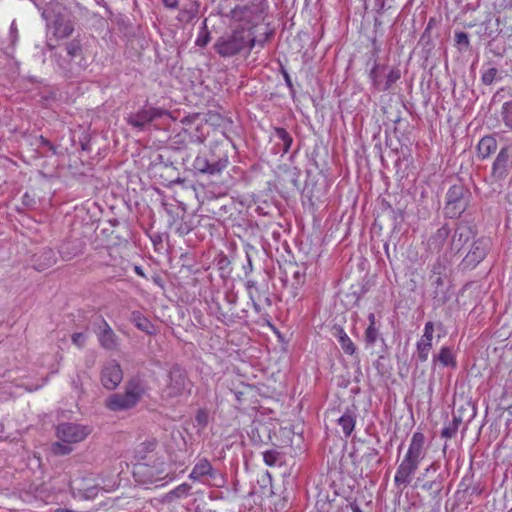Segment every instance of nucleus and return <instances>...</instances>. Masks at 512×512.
Instances as JSON below:
<instances>
[{"mask_svg":"<svg viewBox=\"0 0 512 512\" xmlns=\"http://www.w3.org/2000/svg\"><path fill=\"white\" fill-rule=\"evenodd\" d=\"M132 473L135 481L146 488L163 486L176 478L175 470L158 454L141 456V461L134 464Z\"/></svg>","mask_w":512,"mask_h":512,"instance_id":"f257e3e1","label":"nucleus"},{"mask_svg":"<svg viewBox=\"0 0 512 512\" xmlns=\"http://www.w3.org/2000/svg\"><path fill=\"white\" fill-rule=\"evenodd\" d=\"M425 436L421 432H415L412 435L408 450L399 464L394 483L398 488H406L412 481L420 462L425 457Z\"/></svg>","mask_w":512,"mask_h":512,"instance_id":"f03ea898","label":"nucleus"},{"mask_svg":"<svg viewBox=\"0 0 512 512\" xmlns=\"http://www.w3.org/2000/svg\"><path fill=\"white\" fill-rule=\"evenodd\" d=\"M254 46V33L249 29L239 27L218 37L213 47L218 55L229 58L245 50L250 51Z\"/></svg>","mask_w":512,"mask_h":512,"instance_id":"7ed1b4c3","label":"nucleus"},{"mask_svg":"<svg viewBox=\"0 0 512 512\" xmlns=\"http://www.w3.org/2000/svg\"><path fill=\"white\" fill-rule=\"evenodd\" d=\"M192 386V382L188 379L185 370L175 365L168 373L167 382L161 390V397L165 401H172L189 396Z\"/></svg>","mask_w":512,"mask_h":512,"instance_id":"20e7f679","label":"nucleus"},{"mask_svg":"<svg viewBox=\"0 0 512 512\" xmlns=\"http://www.w3.org/2000/svg\"><path fill=\"white\" fill-rule=\"evenodd\" d=\"M42 16L47 21V25L54 28V35L57 38H67L74 31L70 13L58 3H49L44 7Z\"/></svg>","mask_w":512,"mask_h":512,"instance_id":"39448f33","label":"nucleus"},{"mask_svg":"<svg viewBox=\"0 0 512 512\" xmlns=\"http://www.w3.org/2000/svg\"><path fill=\"white\" fill-rule=\"evenodd\" d=\"M429 283L434 299L439 302H446L449 298L451 282L448 275V268L445 264L437 262L433 265L429 274Z\"/></svg>","mask_w":512,"mask_h":512,"instance_id":"423d86ee","label":"nucleus"},{"mask_svg":"<svg viewBox=\"0 0 512 512\" xmlns=\"http://www.w3.org/2000/svg\"><path fill=\"white\" fill-rule=\"evenodd\" d=\"M70 489L74 496L83 499H94L99 490V483L93 477V474L86 473L74 477L70 481Z\"/></svg>","mask_w":512,"mask_h":512,"instance_id":"0eeeda50","label":"nucleus"},{"mask_svg":"<svg viewBox=\"0 0 512 512\" xmlns=\"http://www.w3.org/2000/svg\"><path fill=\"white\" fill-rule=\"evenodd\" d=\"M91 433L88 426L77 423H61L56 427L58 439L67 444L79 443Z\"/></svg>","mask_w":512,"mask_h":512,"instance_id":"6e6552de","label":"nucleus"},{"mask_svg":"<svg viewBox=\"0 0 512 512\" xmlns=\"http://www.w3.org/2000/svg\"><path fill=\"white\" fill-rule=\"evenodd\" d=\"M165 113L161 108L144 107L135 113L128 114L126 121L132 127L143 130L154 119L162 117Z\"/></svg>","mask_w":512,"mask_h":512,"instance_id":"1a4fd4ad","label":"nucleus"},{"mask_svg":"<svg viewBox=\"0 0 512 512\" xmlns=\"http://www.w3.org/2000/svg\"><path fill=\"white\" fill-rule=\"evenodd\" d=\"M123 380V371L115 360L106 362L100 373L102 386L107 390H115Z\"/></svg>","mask_w":512,"mask_h":512,"instance_id":"9d476101","label":"nucleus"},{"mask_svg":"<svg viewBox=\"0 0 512 512\" xmlns=\"http://www.w3.org/2000/svg\"><path fill=\"white\" fill-rule=\"evenodd\" d=\"M66 53L69 57V61L63 60V62L59 63V66L65 70L73 72L75 70L72 65V61H76L79 69H83L85 67V59L82 54V46L78 40H72L66 44Z\"/></svg>","mask_w":512,"mask_h":512,"instance_id":"9b49d317","label":"nucleus"},{"mask_svg":"<svg viewBox=\"0 0 512 512\" xmlns=\"http://www.w3.org/2000/svg\"><path fill=\"white\" fill-rule=\"evenodd\" d=\"M465 203L462 199V187L453 185L446 194V212L450 217L459 216L465 210Z\"/></svg>","mask_w":512,"mask_h":512,"instance_id":"f8f14e48","label":"nucleus"},{"mask_svg":"<svg viewBox=\"0 0 512 512\" xmlns=\"http://www.w3.org/2000/svg\"><path fill=\"white\" fill-rule=\"evenodd\" d=\"M228 159H219L216 162H209L204 156H197L193 162V167L200 173L205 174H218L227 167Z\"/></svg>","mask_w":512,"mask_h":512,"instance_id":"ddd939ff","label":"nucleus"},{"mask_svg":"<svg viewBox=\"0 0 512 512\" xmlns=\"http://www.w3.org/2000/svg\"><path fill=\"white\" fill-rule=\"evenodd\" d=\"M433 333V322H426L424 334L417 342V357L420 362H425L428 359L429 352L432 348Z\"/></svg>","mask_w":512,"mask_h":512,"instance_id":"4468645a","label":"nucleus"},{"mask_svg":"<svg viewBox=\"0 0 512 512\" xmlns=\"http://www.w3.org/2000/svg\"><path fill=\"white\" fill-rule=\"evenodd\" d=\"M105 406L114 412L124 411L136 406V403L124 392L115 393L106 399Z\"/></svg>","mask_w":512,"mask_h":512,"instance_id":"2eb2a0df","label":"nucleus"},{"mask_svg":"<svg viewBox=\"0 0 512 512\" xmlns=\"http://www.w3.org/2000/svg\"><path fill=\"white\" fill-rule=\"evenodd\" d=\"M205 476L216 479L218 472L212 467L208 459L201 458L194 465L189 478L193 481H202V478Z\"/></svg>","mask_w":512,"mask_h":512,"instance_id":"dca6fc26","label":"nucleus"},{"mask_svg":"<svg viewBox=\"0 0 512 512\" xmlns=\"http://www.w3.org/2000/svg\"><path fill=\"white\" fill-rule=\"evenodd\" d=\"M146 391L145 382L139 377H134L128 381L125 386V393L135 402L136 404L140 401Z\"/></svg>","mask_w":512,"mask_h":512,"instance_id":"f3484780","label":"nucleus"},{"mask_svg":"<svg viewBox=\"0 0 512 512\" xmlns=\"http://www.w3.org/2000/svg\"><path fill=\"white\" fill-rule=\"evenodd\" d=\"M471 236V230L466 225H460L455 230V233L451 241V249L455 252H459L463 246L469 241Z\"/></svg>","mask_w":512,"mask_h":512,"instance_id":"a211bd4d","label":"nucleus"},{"mask_svg":"<svg viewBox=\"0 0 512 512\" xmlns=\"http://www.w3.org/2000/svg\"><path fill=\"white\" fill-rule=\"evenodd\" d=\"M487 255V245L482 240L474 242L471 250L466 255V261L469 264L480 263Z\"/></svg>","mask_w":512,"mask_h":512,"instance_id":"6ab92c4d","label":"nucleus"},{"mask_svg":"<svg viewBox=\"0 0 512 512\" xmlns=\"http://www.w3.org/2000/svg\"><path fill=\"white\" fill-rule=\"evenodd\" d=\"M56 263V256L52 249H44L39 255L34 256V264L37 270H45Z\"/></svg>","mask_w":512,"mask_h":512,"instance_id":"aec40b11","label":"nucleus"},{"mask_svg":"<svg viewBox=\"0 0 512 512\" xmlns=\"http://www.w3.org/2000/svg\"><path fill=\"white\" fill-rule=\"evenodd\" d=\"M497 149V141L492 136H484L477 145L478 156L482 159L488 158Z\"/></svg>","mask_w":512,"mask_h":512,"instance_id":"412c9836","label":"nucleus"},{"mask_svg":"<svg viewBox=\"0 0 512 512\" xmlns=\"http://www.w3.org/2000/svg\"><path fill=\"white\" fill-rule=\"evenodd\" d=\"M333 330L334 335L338 338V342L344 353L348 355L354 354V352L356 351V346L348 337V335L344 332L343 328L339 325H334Z\"/></svg>","mask_w":512,"mask_h":512,"instance_id":"4be33fe9","label":"nucleus"},{"mask_svg":"<svg viewBox=\"0 0 512 512\" xmlns=\"http://www.w3.org/2000/svg\"><path fill=\"white\" fill-rule=\"evenodd\" d=\"M99 340L101 345L106 349H113L116 346V336L107 322H103L100 326Z\"/></svg>","mask_w":512,"mask_h":512,"instance_id":"5701e85b","label":"nucleus"},{"mask_svg":"<svg viewBox=\"0 0 512 512\" xmlns=\"http://www.w3.org/2000/svg\"><path fill=\"white\" fill-rule=\"evenodd\" d=\"M449 234V227L447 225H443L442 227L437 229V231L431 236V238L429 239V246L434 249L440 250L444 246Z\"/></svg>","mask_w":512,"mask_h":512,"instance_id":"b1692460","label":"nucleus"},{"mask_svg":"<svg viewBox=\"0 0 512 512\" xmlns=\"http://www.w3.org/2000/svg\"><path fill=\"white\" fill-rule=\"evenodd\" d=\"M191 490V485L187 483H182L178 485L176 488L168 492L164 498L163 501L167 503H171L176 499L186 497Z\"/></svg>","mask_w":512,"mask_h":512,"instance_id":"393cba45","label":"nucleus"},{"mask_svg":"<svg viewBox=\"0 0 512 512\" xmlns=\"http://www.w3.org/2000/svg\"><path fill=\"white\" fill-rule=\"evenodd\" d=\"M197 13H198V5H197V3H192L189 6H186L180 10V12L178 13L177 19L180 22L189 23L193 19L196 18Z\"/></svg>","mask_w":512,"mask_h":512,"instance_id":"a878e982","label":"nucleus"},{"mask_svg":"<svg viewBox=\"0 0 512 512\" xmlns=\"http://www.w3.org/2000/svg\"><path fill=\"white\" fill-rule=\"evenodd\" d=\"M461 423H462L461 417L453 415L452 421L450 423H448L445 427H443V429L441 430V437L446 438V439L453 438L456 435Z\"/></svg>","mask_w":512,"mask_h":512,"instance_id":"bb28decb","label":"nucleus"},{"mask_svg":"<svg viewBox=\"0 0 512 512\" xmlns=\"http://www.w3.org/2000/svg\"><path fill=\"white\" fill-rule=\"evenodd\" d=\"M355 417L352 414L345 413L338 419V424L346 437L350 436L355 428Z\"/></svg>","mask_w":512,"mask_h":512,"instance_id":"cd10ccee","label":"nucleus"},{"mask_svg":"<svg viewBox=\"0 0 512 512\" xmlns=\"http://www.w3.org/2000/svg\"><path fill=\"white\" fill-rule=\"evenodd\" d=\"M509 154L508 148H502L498 153L494 163H493V171L494 172H502L508 163Z\"/></svg>","mask_w":512,"mask_h":512,"instance_id":"c85d7f7f","label":"nucleus"},{"mask_svg":"<svg viewBox=\"0 0 512 512\" xmlns=\"http://www.w3.org/2000/svg\"><path fill=\"white\" fill-rule=\"evenodd\" d=\"M435 360H438L444 366H456L452 351L448 347H443Z\"/></svg>","mask_w":512,"mask_h":512,"instance_id":"c756f323","label":"nucleus"},{"mask_svg":"<svg viewBox=\"0 0 512 512\" xmlns=\"http://www.w3.org/2000/svg\"><path fill=\"white\" fill-rule=\"evenodd\" d=\"M263 460L266 465L273 467L281 464L282 456L280 452L275 449L266 450L263 452Z\"/></svg>","mask_w":512,"mask_h":512,"instance_id":"7c9ffc66","label":"nucleus"},{"mask_svg":"<svg viewBox=\"0 0 512 512\" xmlns=\"http://www.w3.org/2000/svg\"><path fill=\"white\" fill-rule=\"evenodd\" d=\"M378 339L383 341V339L380 337L378 328L375 327V322H371L365 331L366 345L373 346Z\"/></svg>","mask_w":512,"mask_h":512,"instance_id":"2f4dec72","label":"nucleus"},{"mask_svg":"<svg viewBox=\"0 0 512 512\" xmlns=\"http://www.w3.org/2000/svg\"><path fill=\"white\" fill-rule=\"evenodd\" d=\"M156 446L157 442L155 440H148L141 443L137 449L138 460L141 461V456H150L151 454H155L154 450Z\"/></svg>","mask_w":512,"mask_h":512,"instance_id":"473e14b6","label":"nucleus"},{"mask_svg":"<svg viewBox=\"0 0 512 512\" xmlns=\"http://www.w3.org/2000/svg\"><path fill=\"white\" fill-rule=\"evenodd\" d=\"M501 117L504 125L512 131V101H508L503 104Z\"/></svg>","mask_w":512,"mask_h":512,"instance_id":"72a5a7b5","label":"nucleus"},{"mask_svg":"<svg viewBox=\"0 0 512 512\" xmlns=\"http://www.w3.org/2000/svg\"><path fill=\"white\" fill-rule=\"evenodd\" d=\"M52 452L57 456H65L72 452L70 444L64 442H55L52 444Z\"/></svg>","mask_w":512,"mask_h":512,"instance_id":"f704fd0d","label":"nucleus"},{"mask_svg":"<svg viewBox=\"0 0 512 512\" xmlns=\"http://www.w3.org/2000/svg\"><path fill=\"white\" fill-rule=\"evenodd\" d=\"M210 42V33L206 26V21L203 23V29L199 32L195 44L199 47H205Z\"/></svg>","mask_w":512,"mask_h":512,"instance_id":"c9c22d12","label":"nucleus"},{"mask_svg":"<svg viewBox=\"0 0 512 512\" xmlns=\"http://www.w3.org/2000/svg\"><path fill=\"white\" fill-rule=\"evenodd\" d=\"M196 426L199 429H204L208 425L209 422V414L205 409H199L195 416Z\"/></svg>","mask_w":512,"mask_h":512,"instance_id":"e433bc0d","label":"nucleus"},{"mask_svg":"<svg viewBox=\"0 0 512 512\" xmlns=\"http://www.w3.org/2000/svg\"><path fill=\"white\" fill-rule=\"evenodd\" d=\"M401 78V72L398 68H393L389 71L386 77V83L382 90H388L394 83Z\"/></svg>","mask_w":512,"mask_h":512,"instance_id":"4c0bfd02","label":"nucleus"},{"mask_svg":"<svg viewBox=\"0 0 512 512\" xmlns=\"http://www.w3.org/2000/svg\"><path fill=\"white\" fill-rule=\"evenodd\" d=\"M275 132H276V136L278 137V139H280L283 143L284 151L287 152L292 143V138L287 133V131L283 128H277Z\"/></svg>","mask_w":512,"mask_h":512,"instance_id":"58836bf2","label":"nucleus"},{"mask_svg":"<svg viewBox=\"0 0 512 512\" xmlns=\"http://www.w3.org/2000/svg\"><path fill=\"white\" fill-rule=\"evenodd\" d=\"M497 72H498L497 69L494 67H491V68H488L487 70H485L481 76L482 83L485 85L492 84L496 78Z\"/></svg>","mask_w":512,"mask_h":512,"instance_id":"ea45409f","label":"nucleus"},{"mask_svg":"<svg viewBox=\"0 0 512 512\" xmlns=\"http://www.w3.org/2000/svg\"><path fill=\"white\" fill-rule=\"evenodd\" d=\"M135 324L139 330L148 335H153L157 332V327L154 325V322H135Z\"/></svg>","mask_w":512,"mask_h":512,"instance_id":"a19ab883","label":"nucleus"},{"mask_svg":"<svg viewBox=\"0 0 512 512\" xmlns=\"http://www.w3.org/2000/svg\"><path fill=\"white\" fill-rule=\"evenodd\" d=\"M455 42L457 45L464 46L465 48H468L470 45L468 34L465 32H456Z\"/></svg>","mask_w":512,"mask_h":512,"instance_id":"79ce46f5","label":"nucleus"},{"mask_svg":"<svg viewBox=\"0 0 512 512\" xmlns=\"http://www.w3.org/2000/svg\"><path fill=\"white\" fill-rule=\"evenodd\" d=\"M85 335L83 333H75L73 336H72V342L78 346V347H83L84 344H85Z\"/></svg>","mask_w":512,"mask_h":512,"instance_id":"37998d69","label":"nucleus"},{"mask_svg":"<svg viewBox=\"0 0 512 512\" xmlns=\"http://www.w3.org/2000/svg\"><path fill=\"white\" fill-rule=\"evenodd\" d=\"M246 287L248 289L249 295L252 297L254 292L258 291V288L256 286V282L253 280H248L246 283Z\"/></svg>","mask_w":512,"mask_h":512,"instance_id":"c03bdc74","label":"nucleus"},{"mask_svg":"<svg viewBox=\"0 0 512 512\" xmlns=\"http://www.w3.org/2000/svg\"><path fill=\"white\" fill-rule=\"evenodd\" d=\"M423 488L424 489H427V490H432V489H436L437 491L440 490V486L439 484H437L435 481H430V482H427L423 485Z\"/></svg>","mask_w":512,"mask_h":512,"instance_id":"a18cd8bd","label":"nucleus"},{"mask_svg":"<svg viewBox=\"0 0 512 512\" xmlns=\"http://www.w3.org/2000/svg\"><path fill=\"white\" fill-rule=\"evenodd\" d=\"M162 1H163V4L165 5V7H167V8L174 9L178 6V0H162Z\"/></svg>","mask_w":512,"mask_h":512,"instance_id":"49530a36","label":"nucleus"},{"mask_svg":"<svg viewBox=\"0 0 512 512\" xmlns=\"http://www.w3.org/2000/svg\"><path fill=\"white\" fill-rule=\"evenodd\" d=\"M72 386L73 388L77 391V392H82V384L80 383V379H79V376L77 377V380L76 379H73L72 380Z\"/></svg>","mask_w":512,"mask_h":512,"instance_id":"de8ad7c7","label":"nucleus"},{"mask_svg":"<svg viewBox=\"0 0 512 512\" xmlns=\"http://www.w3.org/2000/svg\"><path fill=\"white\" fill-rule=\"evenodd\" d=\"M134 271H135V273H136L137 275H139V276H141V277H143V278H145V277H146V275H145V273H144V271H143V269H142V267H141V266L135 265V266H134Z\"/></svg>","mask_w":512,"mask_h":512,"instance_id":"09e8293b","label":"nucleus"},{"mask_svg":"<svg viewBox=\"0 0 512 512\" xmlns=\"http://www.w3.org/2000/svg\"><path fill=\"white\" fill-rule=\"evenodd\" d=\"M322 512H342L340 507L333 508V506L329 503L328 508Z\"/></svg>","mask_w":512,"mask_h":512,"instance_id":"8fccbe9b","label":"nucleus"},{"mask_svg":"<svg viewBox=\"0 0 512 512\" xmlns=\"http://www.w3.org/2000/svg\"><path fill=\"white\" fill-rule=\"evenodd\" d=\"M503 9H511L512 8V0H504L501 4Z\"/></svg>","mask_w":512,"mask_h":512,"instance_id":"3c124183","label":"nucleus"},{"mask_svg":"<svg viewBox=\"0 0 512 512\" xmlns=\"http://www.w3.org/2000/svg\"><path fill=\"white\" fill-rule=\"evenodd\" d=\"M265 323H266L269 327H271V328L275 331V333L277 334L278 338H279L280 340H282V341H283L282 335H281V334H280V332H279V331H278V330H277V329L272 325V323H271L270 321H267V322H265Z\"/></svg>","mask_w":512,"mask_h":512,"instance_id":"603ef678","label":"nucleus"},{"mask_svg":"<svg viewBox=\"0 0 512 512\" xmlns=\"http://www.w3.org/2000/svg\"><path fill=\"white\" fill-rule=\"evenodd\" d=\"M353 512H362V510L356 505L352 507Z\"/></svg>","mask_w":512,"mask_h":512,"instance_id":"864d4df0","label":"nucleus"},{"mask_svg":"<svg viewBox=\"0 0 512 512\" xmlns=\"http://www.w3.org/2000/svg\"><path fill=\"white\" fill-rule=\"evenodd\" d=\"M472 493H476L477 495H479L481 493V490L474 487L473 490H472Z\"/></svg>","mask_w":512,"mask_h":512,"instance_id":"5fc2aeb1","label":"nucleus"},{"mask_svg":"<svg viewBox=\"0 0 512 512\" xmlns=\"http://www.w3.org/2000/svg\"><path fill=\"white\" fill-rule=\"evenodd\" d=\"M369 320H374V315H373V314H371V315L369 316Z\"/></svg>","mask_w":512,"mask_h":512,"instance_id":"6e6d98bb","label":"nucleus"},{"mask_svg":"<svg viewBox=\"0 0 512 512\" xmlns=\"http://www.w3.org/2000/svg\"><path fill=\"white\" fill-rule=\"evenodd\" d=\"M507 512H512V508L510 510H508Z\"/></svg>","mask_w":512,"mask_h":512,"instance_id":"4d7b16f0","label":"nucleus"}]
</instances>
